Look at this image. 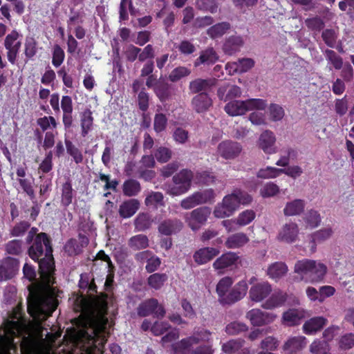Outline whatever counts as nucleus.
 I'll list each match as a JSON object with an SVG mask.
<instances>
[{"label": "nucleus", "mask_w": 354, "mask_h": 354, "mask_svg": "<svg viewBox=\"0 0 354 354\" xmlns=\"http://www.w3.org/2000/svg\"><path fill=\"white\" fill-rule=\"evenodd\" d=\"M305 25L309 30L319 32L324 28V22L321 17H314L306 19L305 20Z\"/></svg>", "instance_id": "obj_59"}, {"label": "nucleus", "mask_w": 354, "mask_h": 354, "mask_svg": "<svg viewBox=\"0 0 354 354\" xmlns=\"http://www.w3.org/2000/svg\"><path fill=\"white\" fill-rule=\"evenodd\" d=\"M272 291V286L269 282H257L250 287L249 298L252 301L261 302L271 294Z\"/></svg>", "instance_id": "obj_12"}, {"label": "nucleus", "mask_w": 354, "mask_h": 354, "mask_svg": "<svg viewBox=\"0 0 354 354\" xmlns=\"http://www.w3.org/2000/svg\"><path fill=\"white\" fill-rule=\"evenodd\" d=\"M287 299V294L281 290L274 292L264 303L261 307L263 309L272 310L284 304Z\"/></svg>", "instance_id": "obj_26"}, {"label": "nucleus", "mask_w": 354, "mask_h": 354, "mask_svg": "<svg viewBox=\"0 0 354 354\" xmlns=\"http://www.w3.org/2000/svg\"><path fill=\"white\" fill-rule=\"evenodd\" d=\"M220 253L219 250L214 248H201L194 254L193 258L194 261L198 265L207 263L213 259Z\"/></svg>", "instance_id": "obj_19"}, {"label": "nucleus", "mask_w": 354, "mask_h": 354, "mask_svg": "<svg viewBox=\"0 0 354 354\" xmlns=\"http://www.w3.org/2000/svg\"><path fill=\"white\" fill-rule=\"evenodd\" d=\"M216 82V80L215 79L197 78L189 82V89L191 93L197 95L200 93L210 90L212 87L215 86Z\"/></svg>", "instance_id": "obj_20"}, {"label": "nucleus", "mask_w": 354, "mask_h": 354, "mask_svg": "<svg viewBox=\"0 0 354 354\" xmlns=\"http://www.w3.org/2000/svg\"><path fill=\"white\" fill-rule=\"evenodd\" d=\"M84 310L88 313L91 324L93 326L95 335L106 328L108 319L106 317L107 303L104 299H95L84 304Z\"/></svg>", "instance_id": "obj_3"}, {"label": "nucleus", "mask_w": 354, "mask_h": 354, "mask_svg": "<svg viewBox=\"0 0 354 354\" xmlns=\"http://www.w3.org/2000/svg\"><path fill=\"white\" fill-rule=\"evenodd\" d=\"M315 260L304 259L297 261L294 266V272L302 277L309 275L310 269L313 268Z\"/></svg>", "instance_id": "obj_38"}, {"label": "nucleus", "mask_w": 354, "mask_h": 354, "mask_svg": "<svg viewBox=\"0 0 354 354\" xmlns=\"http://www.w3.org/2000/svg\"><path fill=\"white\" fill-rule=\"evenodd\" d=\"M172 137L176 143L184 145L188 140L189 132L182 127H177L174 131Z\"/></svg>", "instance_id": "obj_63"}, {"label": "nucleus", "mask_w": 354, "mask_h": 354, "mask_svg": "<svg viewBox=\"0 0 354 354\" xmlns=\"http://www.w3.org/2000/svg\"><path fill=\"white\" fill-rule=\"evenodd\" d=\"M248 241L249 239L245 234L238 233L228 237L225 241V245L227 248H238L246 244Z\"/></svg>", "instance_id": "obj_39"}, {"label": "nucleus", "mask_w": 354, "mask_h": 354, "mask_svg": "<svg viewBox=\"0 0 354 354\" xmlns=\"http://www.w3.org/2000/svg\"><path fill=\"white\" fill-rule=\"evenodd\" d=\"M167 279L165 274L155 273L148 278V284L154 289H159Z\"/></svg>", "instance_id": "obj_57"}, {"label": "nucleus", "mask_w": 354, "mask_h": 354, "mask_svg": "<svg viewBox=\"0 0 354 354\" xmlns=\"http://www.w3.org/2000/svg\"><path fill=\"white\" fill-rule=\"evenodd\" d=\"M19 268L17 259L8 257L0 264V281L11 279Z\"/></svg>", "instance_id": "obj_16"}, {"label": "nucleus", "mask_w": 354, "mask_h": 354, "mask_svg": "<svg viewBox=\"0 0 354 354\" xmlns=\"http://www.w3.org/2000/svg\"><path fill=\"white\" fill-rule=\"evenodd\" d=\"M339 346L343 350H348L354 347V333H346L339 340Z\"/></svg>", "instance_id": "obj_64"}, {"label": "nucleus", "mask_w": 354, "mask_h": 354, "mask_svg": "<svg viewBox=\"0 0 354 354\" xmlns=\"http://www.w3.org/2000/svg\"><path fill=\"white\" fill-rule=\"evenodd\" d=\"M212 213L210 207L207 206L200 207L194 209L191 216L194 221H207Z\"/></svg>", "instance_id": "obj_48"}, {"label": "nucleus", "mask_w": 354, "mask_h": 354, "mask_svg": "<svg viewBox=\"0 0 354 354\" xmlns=\"http://www.w3.org/2000/svg\"><path fill=\"white\" fill-rule=\"evenodd\" d=\"M28 254L34 261L39 262V268L42 283L36 290H29L27 298V308L30 315L37 323L51 315L58 306L54 283L55 270L53 249L45 233L37 235Z\"/></svg>", "instance_id": "obj_1"}, {"label": "nucleus", "mask_w": 354, "mask_h": 354, "mask_svg": "<svg viewBox=\"0 0 354 354\" xmlns=\"http://www.w3.org/2000/svg\"><path fill=\"white\" fill-rule=\"evenodd\" d=\"M309 351L313 354H329V347L326 341L314 340L309 346Z\"/></svg>", "instance_id": "obj_49"}, {"label": "nucleus", "mask_w": 354, "mask_h": 354, "mask_svg": "<svg viewBox=\"0 0 354 354\" xmlns=\"http://www.w3.org/2000/svg\"><path fill=\"white\" fill-rule=\"evenodd\" d=\"M145 204L147 207L153 209H158L159 206L164 205V196L160 192H149L145 199Z\"/></svg>", "instance_id": "obj_36"}, {"label": "nucleus", "mask_w": 354, "mask_h": 354, "mask_svg": "<svg viewBox=\"0 0 354 354\" xmlns=\"http://www.w3.org/2000/svg\"><path fill=\"white\" fill-rule=\"evenodd\" d=\"M232 283L233 280L229 277L222 278L217 283L216 292L218 295V300L221 304H224V299L227 298L226 293L228 292Z\"/></svg>", "instance_id": "obj_35"}, {"label": "nucleus", "mask_w": 354, "mask_h": 354, "mask_svg": "<svg viewBox=\"0 0 354 354\" xmlns=\"http://www.w3.org/2000/svg\"><path fill=\"white\" fill-rule=\"evenodd\" d=\"M142 190L140 182L133 178L125 180L122 185V194L127 197H134L138 196Z\"/></svg>", "instance_id": "obj_30"}, {"label": "nucleus", "mask_w": 354, "mask_h": 354, "mask_svg": "<svg viewBox=\"0 0 354 354\" xmlns=\"http://www.w3.org/2000/svg\"><path fill=\"white\" fill-rule=\"evenodd\" d=\"M138 105L139 109L145 112L149 106V95L146 92L145 88H142L138 95Z\"/></svg>", "instance_id": "obj_61"}, {"label": "nucleus", "mask_w": 354, "mask_h": 354, "mask_svg": "<svg viewBox=\"0 0 354 354\" xmlns=\"http://www.w3.org/2000/svg\"><path fill=\"white\" fill-rule=\"evenodd\" d=\"M211 333L207 330L195 329L192 336L183 339L173 345L174 354H188L189 350L193 344H196L201 341L208 342Z\"/></svg>", "instance_id": "obj_5"}, {"label": "nucleus", "mask_w": 354, "mask_h": 354, "mask_svg": "<svg viewBox=\"0 0 354 354\" xmlns=\"http://www.w3.org/2000/svg\"><path fill=\"white\" fill-rule=\"evenodd\" d=\"M172 156V151L166 147H158L154 151V157L160 163L167 162Z\"/></svg>", "instance_id": "obj_50"}, {"label": "nucleus", "mask_w": 354, "mask_h": 354, "mask_svg": "<svg viewBox=\"0 0 354 354\" xmlns=\"http://www.w3.org/2000/svg\"><path fill=\"white\" fill-rule=\"evenodd\" d=\"M64 142L66 151L73 158L74 162L76 164L82 163L83 162L84 156L81 150L68 139H65Z\"/></svg>", "instance_id": "obj_42"}, {"label": "nucleus", "mask_w": 354, "mask_h": 354, "mask_svg": "<svg viewBox=\"0 0 354 354\" xmlns=\"http://www.w3.org/2000/svg\"><path fill=\"white\" fill-rule=\"evenodd\" d=\"M244 44L242 37L232 35L227 38L223 44V50L227 55H232L239 51Z\"/></svg>", "instance_id": "obj_28"}, {"label": "nucleus", "mask_w": 354, "mask_h": 354, "mask_svg": "<svg viewBox=\"0 0 354 354\" xmlns=\"http://www.w3.org/2000/svg\"><path fill=\"white\" fill-rule=\"evenodd\" d=\"M245 344L242 339H230L222 345V351L227 354H233L239 351Z\"/></svg>", "instance_id": "obj_43"}, {"label": "nucleus", "mask_w": 354, "mask_h": 354, "mask_svg": "<svg viewBox=\"0 0 354 354\" xmlns=\"http://www.w3.org/2000/svg\"><path fill=\"white\" fill-rule=\"evenodd\" d=\"M327 323V319L324 317H314L304 324L303 330L307 335L314 334L322 329Z\"/></svg>", "instance_id": "obj_23"}, {"label": "nucleus", "mask_w": 354, "mask_h": 354, "mask_svg": "<svg viewBox=\"0 0 354 354\" xmlns=\"http://www.w3.org/2000/svg\"><path fill=\"white\" fill-rule=\"evenodd\" d=\"M288 271L286 264L281 261H277L270 264L267 270L268 277L277 281L284 277Z\"/></svg>", "instance_id": "obj_31"}, {"label": "nucleus", "mask_w": 354, "mask_h": 354, "mask_svg": "<svg viewBox=\"0 0 354 354\" xmlns=\"http://www.w3.org/2000/svg\"><path fill=\"white\" fill-rule=\"evenodd\" d=\"M267 102L260 98H250L246 100H234L228 102L225 107V111L230 116L243 115L246 112L253 110H265Z\"/></svg>", "instance_id": "obj_4"}, {"label": "nucleus", "mask_w": 354, "mask_h": 354, "mask_svg": "<svg viewBox=\"0 0 354 354\" xmlns=\"http://www.w3.org/2000/svg\"><path fill=\"white\" fill-rule=\"evenodd\" d=\"M153 92L161 102L167 101L171 96V85L160 77L153 88Z\"/></svg>", "instance_id": "obj_22"}, {"label": "nucleus", "mask_w": 354, "mask_h": 354, "mask_svg": "<svg viewBox=\"0 0 354 354\" xmlns=\"http://www.w3.org/2000/svg\"><path fill=\"white\" fill-rule=\"evenodd\" d=\"M298 235V227L295 223H286L279 232V240L286 243L294 242Z\"/></svg>", "instance_id": "obj_25"}, {"label": "nucleus", "mask_w": 354, "mask_h": 354, "mask_svg": "<svg viewBox=\"0 0 354 354\" xmlns=\"http://www.w3.org/2000/svg\"><path fill=\"white\" fill-rule=\"evenodd\" d=\"M215 197L214 191L212 189H207L194 193V198L198 205L206 203L214 200Z\"/></svg>", "instance_id": "obj_45"}, {"label": "nucleus", "mask_w": 354, "mask_h": 354, "mask_svg": "<svg viewBox=\"0 0 354 354\" xmlns=\"http://www.w3.org/2000/svg\"><path fill=\"white\" fill-rule=\"evenodd\" d=\"M19 37V32L16 30H12L4 39L3 46L7 50L6 57L11 64H15L21 46V42L18 40Z\"/></svg>", "instance_id": "obj_7"}, {"label": "nucleus", "mask_w": 354, "mask_h": 354, "mask_svg": "<svg viewBox=\"0 0 354 354\" xmlns=\"http://www.w3.org/2000/svg\"><path fill=\"white\" fill-rule=\"evenodd\" d=\"M248 284L245 281L237 283L227 295V298L224 299V304H234L241 300L246 295Z\"/></svg>", "instance_id": "obj_18"}, {"label": "nucleus", "mask_w": 354, "mask_h": 354, "mask_svg": "<svg viewBox=\"0 0 354 354\" xmlns=\"http://www.w3.org/2000/svg\"><path fill=\"white\" fill-rule=\"evenodd\" d=\"M65 58L64 50L58 44L53 46L52 64L55 67H59L63 63Z\"/></svg>", "instance_id": "obj_58"}, {"label": "nucleus", "mask_w": 354, "mask_h": 354, "mask_svg": "<svg viewBox=\"0 0 354 354\" xmlns=\"http://www.w3.org/2000/svg\"><path fill=\"white\" fill-rule=\"evenodd\" d=\"M17 181L22 191L29 196L30 199L35 198V193L33 188V182L28 178H17Z\"/></svg>", "instance_id": "obj_54"}, {"label": "nucleus", "mask_w": 354, "mask_h": 354, "mask_svg": "<svg viewBox=\"0 0 354 354\" xmlns=\"http://www.w3.org/2000/svg\"><path fill=\"white\" fill-rule=\"evenodd\" d=\"M230 28L228 22H220L208 28L207 33L212 39L223 36Z\"/></svg>", "instance_id": "obj_40"}, {"label": "nucleus", "mask_w": 354, "mask_h": 354, "mask_svg": "<svg viewBox=\"0 0 354 354\" xmlns=\"http://www.w3.org/2000/svg\"><path fill=\"white\" fill-rule=\"evenodd\" d=\"M167 118L164 113H156L153 120V129L157 133L164 131L167 126Z\"/></svg>", "instance_id": "obj_53"}, {"label": "nucleus", "mask_w": 354, "mask_h": 354, "mask_svg": "<svg viewBox=\"0 0 354 354\" xmlns=\"http://www.w3.org/2000/svg\"><path fill=\"white\" fill-rule=\"evenodd\" d=\"M140 203L138 199L131 198L122 203L119 208L120 216L122 218H129L133 216L140 207Z\"/></svg>", "instance_id": "obj_24"}, {"label": "nucleus", "mask_w": 354, "mask_h": 354, "mask_svg": "<svg viewBox=\"0 0 354 354\" xmlns=\"http://www.w3.org/2000/svg\"><path fill=\"white\" fill-rule=\"evenodd\" d=\"M236 209L234 196L226 195L222 202L215 206L213 214L216 218H225L231 216Z\"/></svg>", "instance_id": "obj_10"}, {"label": "nucleus", "mask_w": 354, "mask_h": 354, "mask_svg": "<svg viewBox=\"0 0 354 354\" xmlns=\"http://www.w3.org/2000/svg\"><path fill=\"white\" fill-rule=\"evenodd\" d=\"M194 174L190 169H183L172 178L174 185L169 187L168 193L171 196H179L186 193L191 187Z\"/></svg>", "instance_id": "obj_6"}, {"label": "nucleus", "mask_w": 354, "mask_h": 354, "mask_svg": "<svg viewBox=\"0 0 354 354\" xmlns=\"http://www.w3.org/2000/svg\"><path fill=\"white\" fill-rule=\"evenodd\" d=\"M279 192V187L272 182L267 183L261 189L260 193L263 198L272 197Z\"/></svg>", "instance_id": "obj_60"}, {"label": "nucleus", "mask_w": 354, "mask_h": 354, "mask_svg": "<svg viewBox=\"0 0 354 354\" xmlns=\"http://www.w3.org/2000/svg\"><path fill=\"white\" fill-rule=\"evenodd\" d=\"M324 54L326 59L335 70H340L343 67V59L336 52L330 49H326L324 52Z\"/></svg>", "instance_id": "obj_41"}, {"label": "nucleus", "mask_w": 354, "mask_h": 354, "mask_svg": "<svg viewBox=\"0 0 354 354\" xmlns=\"http://www.w3.org/2000/svg\"><path fill=\"white\" fill-rule=\"evenodd\" d=\"M281 169L272 167H267L265 169H261L257 172V176L259 178H274L281 174Z\"/></svg>", "instance_id": "obj_55"}, {"label": "nucleus", "mask_w": 354, "mask_h": 354, "mask_svg": "<svg viewBox=\"0 0 354 354\" xmlns=\"http://www.w3.org/2000/svg\"><path fill=\"white\" fill-rule=\"evenodd\" d=\"M61 191V205L66 208L72 203L74 198V190L69 178L62 184Z\"/></svg>", "instance_id": "obj_32"}, {"label": "nucleus", "mask_w": 354, "mask_h": 354, "mask_svg": "<svg viewBox=\"0 0 354 354\" xmlns=\"http://www.w3.org/2000/svg\"><path fill=\"white\" fill-rule=\"evenodd\" d=\"M248 327L242 322H233L227 324L225 327V331L227 334L235 335L240 333L248 330Z\"/></svg>", "instance_id": "obj_56"}, {"label": "nucleus", "mask_w": 354, "mask_h": 354, "mask_svg": "<svg viewBox=\"0 0 354 354\" xmlns=\"http://www.w3.org/2000/svg\"><path fill=\"white\" fill-rule=\"evenodd\" d=\"M93 124V117L92 112L90 109L84 110L80 119V125L82 129L81 135L82 137H86L88 132L91 130Z\"/></svg>", "instance_id": "obj_37"}, {"label": "nucleus", "mask_w": 354, "mask_h": 354, "mask_svg": "<svg viewBox=\"0 0 354 354\" xmlns=\"http://www.w3.org/2000/svg\"><path fill=\"white\" fill-rule=\"evenodd\" d=\"M242 94L241 88L235 84L224 83L217 91V96L220 100L230 102L240 97Z\"/></svg>", "instance_id": "obj_13"}, {"label": "nucleus", "mask_w": 354, "mask_h": 354, "mask_svg": "<svg viewBox=\"0 0 354 354\" xmlns=\"http://www.w3.org/2000/svg\"><path fill=\"white\" fill-rule=\"evenodd\" d=\"M242 151L240 143L232 140H224L217 147V154L225 160H232L237 158Z\"/></svg>", "instance_id": "obj_8"}, {"label": "nucleus", "mask_w": 354, "mask_h": 354, "mask_svg": "<svg viewBox=\"0 0 354 354\" xmlns=\"http://www.w3.org/2000/svg\"><path fill=\"white\" fill-rule=\"evenodd\" d=\"M196 6L198 10L212 14L216 13L218 8L216 0H197Z\"/></svg>", "instance_id": "obj_47"}, {"label": "nucleus", "mask_w": 354, "mask_h": 354, "mask_svg": "<svg viewBox=\"0 0 354 354\" xmlns=\"http://www.w3.org/2000/svg\"><path fill=\"white\" fill-rule=\"evenodd\" d=\"M218 59V57L213 48H207L201 52L199 57L194 61V67H198L202 64H213Z\"/></svg>", "instance_id": "obj_29"}, {"label": "nucleus", "mask_w": 354, "mask_h": 354, "mask_svg": "<svg viewBox=\"0 0 354 354\" xmlns=\"http://www.w3.org/2000/svg\"><path fill=\"white\" fill-rule=\"evenodd\" d=\"M192 109L198 113H203L212 106V98L207 92H202L196 95L191 102Z\"/></svg>", "instance_id": "obj_15"}, {"label": "nucleus", "mask_w": 354, "mask_h": 354, "mask_svg": "<svg viewBox=\"0 0 354 354\" xmlns=\"http://www.w3.org/2000/svg\"><path fill=\"white\" fill-rule=\"evenodd\" d=\"M189 68L180 66L174 68L169 75L168 79L171 82H177L182 78L186 77L191 74Z\"/></svg>", "instance_id": "obj_44"}, {"label": "nucleus", "mask_w": 354, "mask_h": 354, "mask_svg": "<svg viewBox=\"0 0 354 354\" xmlns=\"http://www.w3.org/2000/svg\"><path fill=\"white\" fill-rule=\"evenodd\" d=\"M37 53V43L33 37H28L24 44V55L28 59H32Z\"/></svg>", "instance_id": "obj_52"}, {"label": "nucleus", "mask_w": 354, "mask_h": 354, "mask_svg": "<svg viewBox=\"0 0 354 354\" xmlns=\"http://www.w3.org/2000/svg\"><path fill=\"white\" fill-rule=\"evenodd\" d=\"M137 312L140 317H147L153 313L157 317H162L165 315L164 308L156 299H149L141 303L138 307Z\"/></svg>", "instance_id": "obj_11"}, {"label": "nucleus", "mask_w": 354, "mask_h": 354, "mask_svg": "<svg viewBox=\"0 0 354 354\" xmlns=\"http://www.w3.org/2000/svg\"><path fill=\"white\" fill-rule=\"evenodd\" d=\"M245 317L252 325L261 326L274 322L277 315L273 313L262 311L259 308H253L247 312Z\"/></svg>", "instance_id": "obj_9"}, {"label": "nucleus", "mask_w": 354, "mask_h": 354, "mask_svg": "<svg viewBox=\"0 0 354 354\" xmlns=\"http://www.w3.org/2000/svg\"><path fill=\"white\" fill-rule=\"evenodd\" d=\"M305 201L302 199H295L286 203L283 213L286 216H296L301 214L305 208Z\"/></svg>", "instance_id": "obj_33"}, {"label": "nucleus", "mask_w": 354, "mask_h": 354, "mask_svg": "<svg viewBox=\"0 0 354 354\" xmlns=\"http://www.w3.org/2000/svg\"><path fill=\"white\" fill-rule=\"evenodd\" d=\"M327 272V267L321 262L315 261L313 268L310 269L308 277L311 283L321 281Z\"/></svg>", "instance_id": "obj_34"}, {"label": "nucleus", "mask_w": 354, "mask_h": 354, "mask_svg": "<svg viewBox=\"0 0 354 354\" xmlns=\"http://www.w3.org/2000/svg\"><path fill=\"white\" fill-rule=\"evenodd\" d=\"M306 346V338L304 336H295L289 337L283 344V349L285 351L296 353L304 349Z\"/></svg>", "instance_id": "obj_27"}, {"label": "nucleus", "mask_w": 354, "mask_h": 354, "mask_svg": "<svg viewBox=\"0 0 354 354\" xmlns=\"http://www.w3.org/2000/svg\"><path fill=\"white\" fill-rule=\"evenodd\" d=\"M129 245L136 250L145 249L149 245V240L145 235L139 234L129 239Z\"/></svg>", "instance_id": "obj_46"}, {"label": "nucleus", "mask_w": 354, "mask_h": 354, "mask_svg": "<svg viewBox=\"0 0 354 354\" xmlns=\"http://www.w3.org/2000/svg\"><path fill=\"white\" fill-rule=\"evenodd\" d=\"M25 326L17 313H15L12 319H4L2 328H0V349L6 352L12 348L14 338L23 332Z\"/></svg>", "instance_id": "obj_2"}, {"label": "nucleus", "mask_w": 354, "mask_h": 354, "mask_svg": "<svg viewBox=\"0 0 354 354\" xmlns=\"http://www.w3.org/2000/svg\"><path fill=\"white\" fill-rule=\"evenodd\" d=\"M279 344L278 339L273 336H268L260 343L261 348L266 351H275Z\"/></svg>", "instance_id": "obj_62"}, {"label": "nucleus", "mask_w": 354, "mask_h": 354, "mask_svg": "<svg viewBox=\"0 0 354 354\" xmlns=\"http://www.w3.org/2000/svg\"><path fill=\"white\" fill-rule=\"evenodd\" d=\"M305 316L306 312L303 309H289L283 313L281 323L287 326H297Z\"/></svg>", "instance_id": "obj_17"}, {"label": "nucleus", "mask_w": 354, "mask_h": 354, "mask_svg": "<svg viewBox=\"0 0 354 354\" xmlns=\"http://www.w3.org/2000/svg\"><path fill=\"white\" fill-rule=\"evenodd\" d=\"M239 257L234 252H228L223 254L213 263V268L218 273L223 272V270L234 266L238 261Z\"/></svg>", "instance_id": "obj_14"}, {"label": "nucleus", "mask_w": 354, "mask_h": 354, "mask_svg": "<svg viewBox=\"0 0 354 354\" xmlns=\"http://www.w3.org/2000/svg\"><path fill=\"white\" fill-rule=\"evenodd\" d=\"M227 196H234L236 208L239 207L241 203L249 204L252 200V196L248 193L241 189H236L232 194H227Z\"/></svg>", "instance_id": "obj_51"}, {"label": "nucleus", "mask_w": 354, "mask_h": 354, "mask_svg": "<svg viewBox=\"0 0 354 354\" xmlns=\"http://www.w3.org/2000/svg\"><path fill=\"white\" fill-rule=\"evenodd\" d=\"M276 138L274 134L269 130L263 132L259 139V147L266 153L271 154L275 152L274 143Z\"/></svg>", "instance_id": "obj_21"}]
</instances>
